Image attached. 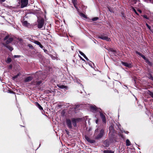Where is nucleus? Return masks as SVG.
Wrapping results in <instances>:
<instances>
[{"instance_id":"1","label":"nucleus","mask_w":153,"mask_h":153,"mask_svg":"<svg viewBox=\"0 0 153 153\" xmlns=\"http://www.w3.org/2000/svg\"><path fill=\"white\" fill-rule=\"evenodd\" d=\"M98 38L102 40H105L109 42L111 41L110 39L104 35H101L98 36Z\"/></svg>"},{"instance_id":"31","label":"nucleus","mask_w":153,"mask_h":153,"mask_svg":"<svg viewBox=\"0 0 153 153\" xmlns=\"http://www.w3.org/2000/svg\"><path fill=\"white\" fill-rule=\"evenodd\" d=\"M28 46L30 48H33L32 46L31 45H30V44L28 45Z\"/></svg>"},{"instance_id":"35","label":"nucleus","mask_w":153,"mask_h":153,"mask_svg":"<svg viewBox=\"0 0 153 153\" xmlns=\"http://www.w3.org/2000/svg\"><path fill=\"white\" fill-rule=\"evenodd\" d=\"M5 0H0V2H2L4 1Z\"/></svg>"},{"instance_id":"32","label":"nucleus","mask_w":153,"mask_h":153,"mask_svg":"<svg viewBox=\"0 0 153 153\" xmlns=\"http://www.w3.org/2000/svg\"><path fill=\"white\" fill-rule=\"evenodd\" d=\"M41 83V81H39L37 82V84L38 85L40 84Z\"/></svg>"},{"instance_id":"21","label":"nucleus","mask_w":153,"mask_h":153,"mask_svg":"<svg viewBox=\"0 0 153 153\" xmlns=\"http://www.w3.org/2000/svg\"><path fill=\"white\" fill-rule=\"evenodd\" d=\"M126 145L127 146H129L130 145V142L128 139H127L126 140Z\"/></svg>"},{"instance_id":"39","label":"nucleus","mask_w":153,"mask_h":153,"mask_svg":"<svg viewBox=\"0 0 153 153\" xmlns=\"http://www.w3.org/2000/svg\"><path fill=\"white\" fill-rule=\"evenodd\" d=\"M12 65H10L9 66V67L10 68H12Z\"/></svg>"},{"instance_id":"6","label":"nucleus","mask_w":153,"mask_h":153,"mask_svg":"<svg viewBox=\"0 0 153 153\" xmlns=\"http://www.w3.org/2000/svg\"><path fill=\"white\" fill-rule=\"evenodd\" d=\"M66 122L68 126L70 128H72V124L71 120L69 119H67L66 120Z\"/></svg>"},{"instance_id":"12","label":"nucleus","mask_w":153,"mask_h":153,"mask_svg":"<svg viewBox=\"0 0 153 153\" xmlns=\"http://www.w3.org/2000/svg\"><path fill=\"white\" fill-rule=\"evenodd\" d=\"M22 24L23 26H28L29 25V24L28 23L27 21H24L22 22Z\"/></svg>"},{"instance_id":"30","label":"nucleus","mask_w":153,"mask_h":153,"mask_svg":"<svg viewBox=\"0 0 153 153\" xmlns=\"http://www.w3.org/2000/svg\"><path fill=\"white\" fill-rule=\"evenodd\" d=\"M136 53L138 54L139 55L141 56V55H142L139 52H138V51H136Z\"/></svg>"},{"instance_id":"27","label":"nucleus","mask_w":153,"mask_h":153,"mask_svg":"<svg viewBox=\"0 0 153 153\" xmlns=\"http://www.w3.org/2000/svg\"><path fill=\"white\" fill-rule=\"evenodd\" d=\"M146 26H147V27H148V28L149 30H150L151 29V27H150L147 23L146 24Z\"/></svg>"},{"instance_id":"24","label":"nucleus","mask_w":153,"mask_h":153,"mask_svg":"<svg viewBox=\"0 0 153 153\" xmlns=\"http://www.w3.org/2000/svg\"><path fill=\"white\" fill-rule=\"evenodd\" d=\"M34 43L35 44H36L38 45H40L41 44V43L39 42L38 41H35L34 42Z\"/></svg>"},{"instance_id":"3","label":"nucleus","mask_w":153,"mask_h":153,"mask_svg":"<svg viewBox=\"0 0 153 153\" xmlns=\"http://www.w3.org/2000/svg\"><path fill=\"white\" fill-rule=\"evenodd\" d=\"M13 39L12 38L10 37L9 36H7L4 39V40L6 41V43L7 44L10 43L12 41Z\"/></svg>"},{"instance_id":"20","label":"nucleus","mask_w":153,"mask_h":153,"mask_svg":"<svg viewBox=\"0 0 153 153\" xmlns=\"http://www.w3.org/2000/svg\"><path fill=\"white\" fill-rule=\"evenodd\" d=\"M76 0H72V2L74 4V6L76 9H78L77 7H76Z\"/></svg>"},{"instance_id":"4","label":"nucleus","mask_w":153,"mask_h":153,"mask_svg":"<svg viewBox=\"0 0 153 153\" xmlns=\"http://www.w3.org/2000/svg\"><path fill=\"white\" fill-rule=\"evenodd\" d=\"M21 4V7L23 8L27 6L28 4V0H20Z\"/></svg>"},{"instance_id":"38","label":"nucleus","mask_w":153,"mask_h":153,"mask_svg":"<svg viewBox=\"0 0 153 153\" xmlns=\"http://www.w3.org/2000/svg\"><path fill=\"white\" fill-rule=\"evenodd\" d=\"M14 57H15V58H17V57H19V56H16V55H15L14 56Z\"/></svg>"},{"instance_id":"15","label":"nucleus","mask_w":153,"mask_h":153,"mask_svg":"<svg viewBox=\"0 0 153 153\" xmlns=\"http://www.w3.org/2000/svg\"><path fill=\"white\" fill-rule=\"evenodd\" d=\"M76 119H73L72 120V124L74 126H76Z\"/></svg>"},{"instance_id":"19","label":"nucleus","mask_w":153,"mask_h":153,"mask_svg":"<svg viewBox=\"0 0 153 153\" xmlns=\"http://www.w3.org/2000/svg\"><path fill=\"white\" fill-rule=\"evenodd\" d=\"M36 105L38 106L40 110H42L43 108L41 107V106L39 105V104L37 102H36Z\"/></svg>"},{"instance_id":"7","label":"nucleus","mask_w":153,"mask_h":153,"mask_svg":"<svg viewBox=\"0 0 153 153\" xmlns=\"http://www.w3.org/2000/svg\"><path fill=\"white\" fill-rule=\"evenodd\" d=\"M104 132V131L103 130H102L100 131V133L96 137L97 139H99L101 138L103 136Z\"/></svg>"},{"instance_id":"13","label":"nucleus","mask_w":153,"mask_h":153,"mask_svg":"<svg viewBox=\"0 0 153 153\" xmlns=\"http://www.w3.org/2000/svg\"><path fill=\"white\" fill-rule=\"evenodd\" d=\"M79 52L80 54H81L82 56H83L87 60H88V58L82 52L80 51H79Z\"/></svg>"},{"instance_id":"17","label":"nucleus","mask_w":153,"mask_h":153,"mask_svg":"<svg viewBox=\"0 0 153 153\" xmlns=\"http://www.w3.org/2000/svg\"><path fill=\"white\" fill-rule=\"evenodd\" d=\"M100 116L102 118V120L103 122H105V117L103 115L102 113H100Z\"/></svg>"},{"instance_id":"25","label":"nucleus","mask_w":153,"mask_h":153,"mask_svg":"<svg viewBox=\"0 0 153 153\" xmlns=\"http://www.w3.org/2000/svg\"><path fill=\"white\" fill-rule=\"evenodd\" d=\"M19 75V74H18L16 76H14L13 77V79L14 80Z\"/></svg>"},{"instance_id":"22","label":"nucleus","mask_w":153,"mask_h":153,"mask_svg":"<svg viewBox=\"0 0 153 153\" xmlns=\"http://www.w3.org/2000/svg\"><path fill=\"white\" fill-rule=\"evenodd\" d=\"M104 153H114V152L112 151L106 150L104 151Z\"/></svg>"},{"instance_id":"10","label":"nucleus","mask_w":153,"mask_h":153,"mask_svg":"<svg viewBox=\"0 0 153 153\" xmlns=\"http://www.w3.org/2000/svg\"><path fill=\"white\" fill-rule=\"evenodd\" d=\"M32 79V78L31 76L28 77L25 79V82H28L31 81Z\"/></svg>"},{"instance_id":"2","label":"nucleus","mask_w":153,"mask_h":153,"mask_svg":"<svg viewBox=\"0 0 153 153\" xmlns=\"http://www.w3.org/2000/svg\"><path fill=\"white\" fill-rule=\"evenodd\" d=\"M38 27L39 28H42L44 24V20L42 19H39L38 20Z\"/></svg>"},{"instance_id":"29","label":"nucleus","mask_w":153,"mask_h":153,"mask_svg":"<svg viewBox=\"0 0 153 153\" xmlns=\"http://www.w3.org/2000/svg\"><path fill=\"white\" fill-rule=\"evenodd\" d=\"M133 11L136 13V14L137 15H138L137 11H136V10L134 9L133 8Z\"/></svg>"},{"instance_id":"8","label":"nucleus","mask_w":153,"mask_h":153,"mask_svg":"<svg viewBox=\"0 0 153 153\" xmlns=\"http://www.w3.org/2000/svg\"><path fill=\"white\" fill-rule=\"evenodd\" d=\"M85 137L86 140L89 142L91 143H93L95 142V141L94 140H91L87 136H85Z\"/></svg>"},{"instance_id":"9","label":"nucleus","mask_w":153,"mask_h":153,"mask_svg":"<svg viewBox=\"0 0 153 153\" xmlns=\"http://www.w3.org/2000/svg\"><path fill=\"white\" fill-rule=\"evenodd\" d=\"M57 86H58V87L62 89H68V88L67 86L64 85H57Z\"/></svg>"},{"instance_id":"11","label":"nucleus","mask_w":153,"mask_h":153,"mask_svg":"<svg viewBox=\"0 0 153 153\" xmlns=\"http://www.w3.org/2000/svg\"><path fill=\"white\" fill-rule=\"evenodd\" d=\"M91 110L93 112H95L96 111V106H90Z\"/></svg>"},{"instance_id":"33","label":"nucleus","mask_w":153,"mask_h":153,"mask_svg":"<svg viewBox=\"0 0 153 153\" xmlns=\"http://www.w3.org/2000/svg\"><path fill=\"white\" fill-rule=\"evenodd\" d=\"M39 46L41 48H43V46L41 44H40V45H39Z\"/></svg>"},{"instance_id":"14","label":"nucleus","mask_w":153,"mask_h":153,"mask_svg":"<svg viewBox=\"0 0 153 153\" xmlns=\"http://www.w3.org/2000/svg\"><path fill=\"white\" fill-rule=\"evenodd\" d=\"M4 45L5 47H6L8 49H9V50L10 51H12L13 50V48L12 47H11L10 46H9L8 45H6V44H4Z\"/></svg>"},{"instance_id":"26","label":"nucleus","mask_w":153,"mask_h":153,"mask_svg":"<svg viewBox=\"0 0 153 153\" xmlns=\"http://www.w3.org/2000/svg\"><path fill=\"white\" fill-rule=\"evenodd\" d=\"M98 17H95L92 19V20H93V21H96L97 20H98Z\"/></svg>"},{"instance_id":"40","label":"nucleus","mask_w":153,"mask_h":153,"mask_svg":"<svg viewBox=\"0 0 153 153\" xmlns=\"http://www.w3.org/2000/svg\"><path fill=\"white\" fill-rule=\"evenodd\" d=\"M96 123H97V120L96 121Z\"/></svg>"},{"instance_id":"34","label":"nucleus","mask_w":153,"mask_h":153,"mask_svg":"<svg viewBox=\"0 0 153 153\" xmlns=\"http://www.w3.org/2000/svg\"><path fill=\"white\" fill-rule=\"evenodd\" d=\"M143 17H144V18H146V19H148V18H147V16H146V15H144V16H143Z\"/></svg>"},{"instance_id":"28","label":"nucleus","mask_w":153,"mask_h":153,"mask_svg":"<svg viewBox=\"0 0 153 153\" xmlns=\"http://www.w3.org/2000/svg\"><path fill=\"white\" fill-rule=\"evenodd\" d=\"M141 56L145 60L146 58V57L143 55H141Z\"/></svg>"},{"instance_id":"41","label":"nucleus","mask_w":153,"mask_h":153,"mask_svg":"<svg viewBox=\"0 0 153 153\" xmlns=\"http://www.w3.org/2000/svg\"><path fill=\"white\" fill-rule=\"evenodd\" d=\"M150 1H151L152 0H150ZM153 1V0H152Z\"/></svg>"},{"instance_id":"23","label":"nucleus","mask_w":153,"mask_h":153,"mask_svg":"<svg viewBox=\"0 0 153 153\" xmlns=\"http://www.w3.org/2000/svg\"><path fill=\"white\" fill-rule=\"evenodd\" d=\"M79 15L81 17H83L85 18H86V16L84 14L82 13H80Z\"/></svg>"},{"instance_id":"16","label":"nucleus","mask_w":153,"mask_h":153,"mask_svg":"<svg viewBox=\"0 0 153 153\" xmlns=\"http://www.w3.org/2000/svg\"><path fill=\"white\" fill-rule=\"evenodd\" d=\"M146 61V62L148 64L150 65H152V62H150L148 59L146 58L145 59Z\"/></svg>"},{"instance_id":"37","label":"nucleus","mask_w":153,"mask_h":153,"mask_svg":"<svg viewBox=\"0 0 153 153\" xmlns=\"http://www.w3.org/2000/svg\"><path fill=\"white\" fill-rule=\"evenodd\" d=\"M79 57L81 58V59H82V60L85 61L84 59H83L80 56H79Z\"/></svg>"},{"instance_id":"5","label":"nucleus","mask_w":153,"mask_h":153,"mask_svg":"<svg viewBox=\"0 0 153 153\" xmlns=\"http://www.w3.org/2000/svg\"><path fill=\"white\" fill-rule=\"evenodd\" d=\"M122 63L125 66L128 67V68H131L132 67L131 64L130 63H128L126 62H122Z\"/></svg>"},{"instance_id":"36","label":"nucleus","mask_w":153,"mask_h":153,"mask_svg":"<svg viewBox=\"0 0 153 153\" xmlns=\"http://www.w3.org/2000/svg\"><path fill=\"white\" fill-rule=\"evenodd\" d=\"M137 11L140 13L142 12L141 10H140L138 9V10Z\"/></svg>"},{"instance_id":"18","label":"nucleus","mask_w":153,"mask_h":153,"mask_svg":"<svg viewBox=\"0 0 153 153\" xmlns=\"http://www.w3.org/2000/svg\"><path fill=\"white\" fill-rule=\"evenodd\" d=\"M11 59L10 58H8L6 60V62L7 63H9L11 62Z\"/></svg>"}]
</instances>
